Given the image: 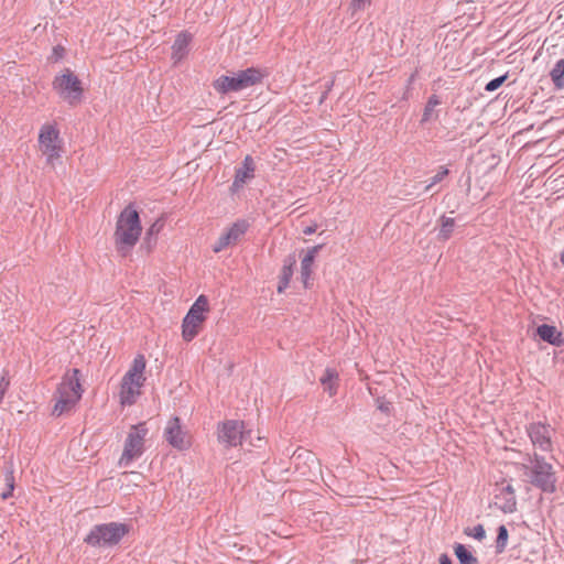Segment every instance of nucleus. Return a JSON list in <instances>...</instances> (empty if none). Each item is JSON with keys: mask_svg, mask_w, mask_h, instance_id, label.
Here are the masks:
<instances>
[{"mask_svg": "<svg viewBox=\"0 0 564 564\" xmlns=\"http://www.w3.org/2000/svg\"><path fill=\"white\" fill-rule=\"evenodd\" d=\"M39 143L47 163L54 165V162L61 158L62 151L58 130L52 124H44L40 130Z\"/></svg>", "mask_w": 564, "mask_h": 564, "instance_id": "nucleus-9", "label": "nucleus"}, {"mask_svg": "<svg viewBox=\"0 0 564 564\" xmlns=\"http://www.w3.org/2000/svg\"><path fill=\"white\" fill-rule=\"evenodd\" d=\"M145 358L143 355H138L130 366L127 373L123 376L122 381H128L143 386L145 382L144 370H145Z\"/></svg>", "mask_w": 564, "mask_h": 564, "instance_id": "nucleus-16", "label": "nucleus"}, {"mask_svg": "<svg viewBox=\"0 0 564 564\" xmlns=\"http://www.w3.org/2000/svg\"><path fill=\"white\" fill-rule=\"evenodd\" d=\"M251 434L252 432L246 430L242 421L229 420L218 427V441L227 446L243 445L249 442L251 446L260 447L252 443Z\"/></svg>", "mask_w": 564, "mask_h": 564, "instance_id": "nucleus-7", "label": "nucleus"}, {"mask_svg": "<svg viewBox=\"0 0 564 564\" xmlns=\"http://www.w3.org/2000/svg\"><path fill=\"white\" fill-rule=\"evenodd\" d=\"M148 434V429L144 423L133 425L124 442V448L119 459V465L127 467L134 459L143 454L144 437Z\"/></svg>", "mask_w": 564, "mask_h": 564, "instance_id": "nucleus-8", "label": "nucleus"}, {"mask_svg": "<svg viewBox=\"0 0 564 564\" xmlns=\"http://www.w3.org/2000/svg\"><path fill=\"white\" fill-rule=\"evenodd\" d=\"M528 434L534 446L543 452L552 449L551 427L542 423H532L528 426Z\"/></svg>", "mask_w": 564, "mask_h": 564, "instance_id": "nucleus-14", "label": "nucleus"}, {"mask_svg": "<svg viewBox=\"0 0 564 564\" xmlns=\"http://www.w3.org/2000/svg\"><path fill=\"white\" fill-rule=\"evenodd\" d=\"M464 532L466 535L473 536L478 541H482L486 538V531L482 524H477L474 528H467Z\"/></svg>", "mask_w": 564, "mask_h": 564, "instance_id": "nucleus-33", "label": "nucleus"}, {"mask_svg": "<svg viewBox=\"0 0 564 564\" xmlns=\"http://www.w3.org/2000/svg\"><path fill=\"white\" fill-rule=\"evenodd\" d=\"M495 505L503 513H512L517 509V499L514 488L508 484L497 489L495 494Z\"/></svg>", "mask_w": 564, "mask_h": 564, "instance_id": "nucleus-15", "label": "nucleus"}, {"mask_svg": "<svg viewBox=\"0 0 564 564\" xmlns=\"http://www.w3.org/2000/svg\"><path fill=\"white\" fill-rule=\"evenodd\" d=\"M249 224L246 220H237L220 235L213 246V251L218 253L228 247L235 246L247 232Z\"/></svg>", "mask_w": 564, "mask_h": 564, "instance_id": "nucleus-10", "label": "nucleus"}, {"mask_svg": "<svg viewBox=\"0 0 564 564\" xmlns=\"http://www.w3.org/2000/svg\"><path fill=\"white\" fill-rule=\"evenodd\" d=\"M143 386L122 381L120 387V403L122 405H132L135 403L137 398L141 394V388Z\"/></svg>", "mask_w": 564, "mask_h": 564, "instance_id": "nucleus-20", "label": "nucleus"}, {"mask_svg": "<svg viewBox=\"0 0 564 564\" xmlns=\"http://www.w3.org/2000/svg\"><path fill=\"white\" fill-rule=\"evenodd\" d=\"M295 263H296V261H295V258H293V257L289 259V262L285 261V263L282 268V272H281V276H280V281H279V285H278L279 293H282L288 288L290 280L293 275V267Z\"/></svg>", "mask_w": 564, "mask_h": 564, "instance_id": "nucleus-24", "label": "nucleus"}, {"mask_svg": "<svg viewBox=\"0 0 564 564\" xmlns=\"http://www.w3.org/2000/svg\"><path fill=\"white\" fill-rule=\"evenodd\" d=\"M57 395L66 400L77 401L82 397V386L79 382V370L73 369L72 372L67 373L57 389Z\"/></svg>", "mask_w": 564, "mask_h": 564, "instance_id": "nucleus-13", "label": "nucleus"}, {"mask_svg": "<svg viewBox=\"0 0 564 564\" xmlns=\"http://www.w3.org/2000/svg\"><path fill=\"white\" fill-rule=\"evenodd\" d=\"M550 77L557 89L564 87V59H558L550 72Z\"/></svg>", "mask_w": 564, "mask_h": 564, "instance_id": "nucleus-26", "label": "nucleus"}, {"mask_svg": "<svg viewBox=\"0 0 564 564\" xmlns=\"http://www.w3.org/2000/svg\"><path fill=\"white\" fill-rule=\"evenodd\" d=\"M166 442L180 451L186 449L191 446V441L187 433L181 426V420L174 416L167 421L164 430Z\"/></svg>", "mask_w": 564, "mask_h": 564, "instance_id": "nucleus-11", "label": "nucleus"}, {"mask_svg": "<svg viewBox=\"0 0 564 564\" xmlns=\"http://www.w3.org/2000/svg\"><path fill=\"white\" fill-rule=\"evenodd\" d=\"M8 388H9V381L4 377H2L0 379V403L2 402Z\"/></svg>", "mask_w": 564, "mask_h": 564, "instance_id": "nucleus-35", "label": "nucleus"}, {"mask_svg": "<svg viewBox=\"0 0 564 564\" xmlns=\"http://www.w3.org/2000/svg\"><path fill=\"white\" fill-rule=\"evenodd\" d=\"M129 532L124 523L109 522L91 528L84 542L94 547H109L117 545Z\"/></svg>", "mask_w": 564, "mask_h": 564, "instance_id": "nucleus-3", "label": "nucleus"}, {"mask_svg": "<svg viewBox=\"0 0 564 564\" xmlns=\"http://www.w3.org/2000/svg\"><path fill=\"white\" fill-rule=\"evenodd\" d=\"M507 78H508V75L505 74L502 76L491 79L485 86V90L490 91V93L497 90L506 82Z\"/></svg>", "mask_w": 564, "mask_h": 564, "instance_id": "nucleus-34", "label": "nucleus"}, {"mask_svg": "<svg viewBox=\"0 0 564 564\" xmlns=\"http://www.w3.org/2000/svg\"><path fill=\"white\" fill-rule=\"evenodd\" d=\"M208 311V299L205 295H199L183 319L182 336L184 340L191 341L198 335Z\"/></svg>", "mask_w": 564, "mask_h": 564, "instance_id": "nucleus-5", "label": "nucleus"}, {"mask_svg": "<svg viewBox=\"0 0 564 564\" xmlns=\"http://www.w3.org/2000/svg\"><path fill=\"white\" fill-rule=\"evenodd\" d=\"M4 482L7 486V490L1 494V498L7 500L12 496V491L14 489V476H13V467L12 464L6 466L4 471Z\"/></svg>", "mask_w": 564, "mask_h": 564, "instance_id": "nucleus-28", "label": "nucleus"}, {"mask_svg": "<svg viewBox=\"0 0 564 564\" xmlns=\"http://www.w3.org/2000/svg\"><path fill=\"white\" fill-rule=\"evenodd\" d=\"M530 463L531 466H525L530 482L545 492H554L556 478L553 466L538 454L530 458Z\"/></svg>", "mask_w": 564, "mask_h": 564, "instance_id": "nucleus-4", "label": "nucleus"}, {"mask_svg": "<svg viewBox=\"0 0 564 564\" xmlns=\"http://www.w3.org/2000/svg\"><path fill=\"white\" fill-rule=\"evenodd\" d=\"M142 232L138 210L132 204L123 208L117 219L113 234L116 250L120 257L130 254Z\"/></svg>", "mask_w": 564, "mask_h": 564, "instance_id": "nucleus-1", "label": "nucleus"}, {"mask_svg": "<svg viewBox=\"0 0 564 564\" xmlns=\"http://www.w3.org/2000/svg\"><path fill=\"white\" fill-rule=\"evenodd\" d=\"M440 104H441V100H440L438 96H436V95L430 96V98L424 107L423 116L421 119L422 123L430 121L435 107L438 106Z\"/></svg>", "mask_w": 564, "mask_h": 564, "instance_id": "nucleus-29", "label": "nucleus"}, {"mask_svg": "<svg viewBox=\"0 0 564 564\" xmlns=\"http://www.w3.org/2000/svg\"><path fill=\"white\" fill-rule=\"evenodd\" d=\"M454 553L459 564H478V558L464 544L456 543Z\"/></svg>", "mask_w": 564, "mask_h": 564, "instance_id": "nucleus-25", "label": "nucleus"}, {"mask_svg": "<svg viewBox=\"0 0 564 564\" xmlns=\"http://www.w3.org/2000/svg\"><path fill=\"white\" fill-rule=\"evenodd\" d=\"M536 334L543 341L551 345L561 346L563 344L562 333L555 326L542 324L538 326Z\"/></svg>", "mask_w": 564, "mask_h": 564, "instance_id": "nucleus-21", "label": "nucleus"}, {"mask_svg": "<svg viewBox=\"0 0 564 564\" xmlns=\"http://www.w3.org/2000/svg\"><path fill=\"white\" fill-rule=\"evenodd\" d=\"M449 174V170L445 166H441L437 173L431 177L427 185L424 187L425 192H429L435 186L437 183H441L447 175Z\"/></svg>", "mask_w": 564, "mask_h": 564, "instance_id": "nucleus-31", "label": "nucleus"}, {"mask_svg": "<svg viewBox=\"0 0 564 564\" xmlns=\"http://www.w3.org/2000/svg\"><path fill=\"white\" fill-rule=\"evenodd\" d=\"M163 225H164L163 221L159 219V220L154 221L150 226V228L147 230L145 237H144V243L147 245L148 251H150L151 248L156 243L155 236L162 230Z\"/></svg>", "mask_w": 564, "mask_h": 564, "instance_id": "nucleus-27", "label": "nucleus"}, {"mask_svg": "<svg viewBox=\"0 0 564 564\" xmlns=\"http://www.w3.org/2000/svg\"><path fill=\"white\" fill-rule=\"evenodd\" d=\"M254 170H256V166H254L253 159L250 155H247L242 162V166H240L236 170V175H235L232 186L236 188H239L245 183H247L249 180L253 178Z\"/></svg>", "mask_w": 564, "mask_h": 564, "instance_id": "nucleus-17", "label": "nucleus"}, {"mask_svg": "<svg viewBox=\"0 0 564 564\" xmlns=\"http://www.w3.org/2000/svg\"><path fill=\"white\" fill-rule=\"evenodd\" d=\"M75 404L76 402H74L73 400H66L64 398H61V395H57V401L53 409V414L61 415L64 412L70 410Z\"/></svg>", "mask_w": 564, "mask_h": 564, "instance_id": "nucleus-30", "label": "nucleus"}, {"mask_svg": "<svg viewBox=\"0 0 564 564\" xmlns=\"http://www.w3.org/2000/svg\"><path fill=\"white\" fill-rule=\"evenodd\" d=\"M440 564H452V560L448 557L447 554H442L440 556Z\"/></svg>", "mask_w": 564, "mask_h": 564, "instance_id": "nucleus-37", "label": "nucleus"}, {"mask_svg": "<svg viewBox=\"0 0 564 564\" xmlns=\"http://www.w3.org/2000/svg\"><path fill=\"white\" fill-rule=\"evenodd\" d=\"M508 542V530L505 525L498 528V534L496 540V549L498 553L505 551Z\"/></svg>", "mask_w": 564, "mask_h": 564, "instance_id": "nucleus-32", "label": "nucleus"}, {"mask_svg": "<svg viewBox=\"0 0 564 564\" xmlns=\"http://www.w3.org/2000/svg\"><path fill=\"white\" fill-rule=\"evenodd\" d=\"M322 247V245H317L308 249L301 261V279L305 288H308L310 285L312 265Z\"/></svg>", "mask_w": 564, "mask_h": 564, "instance_id": "nucleus-18", "label": "nucleus"}, {"mask_svg": "<svg viewBox=\"0 0 564 564\" xmlns=\"http://www.w3.org/2000/svg\"><path fill=\"white\" fill-rule=\"evenodd\" d=\"M319 382L330 397L335 395L338 388V372L333 368H326Z\"/></svg>", "mask_w": 564, "mask_h": 564, "instance_id": "nucleus-23", "label": "nucleus"}, {"mask_svg": "<svg viewBox=\"0 0 564 564\" xmlns=\"http://www.w3.org/2000/svg\"><path fill=\"white\" fill-rule=\"evenodd\" d=\"M192 36L188 33H180L172 46V59L174 64L181 62L188 53V45Z\"/></svg>", "mask_w": 564, "mask_h": 564, "instance_id": "nucleus-19", "label": "nucleus"}, {"mask_svg": "<svg viewBox=\"0 0 564 564\" xmlns=\"http://www.w3.org/2000/svg\"><path fill=\"white\" fill-rule=\"evenodd\" d=\"M315 230H316V227L308 226V227H306V228L303 230V232H304L305 235H312V234H314V232H315Z\"/></svg>", "mask_w": 564, "mask_h": 564, "instance_id": "nucleus-38", "label": "nucleus"}, {"mask_svg": "<svg viewBox=\"0 0 564 564\" xmlns=\"http://www.w3.org/2000/svg\"><path fill=\"white\" fill-rule=\"evenodd\" d=\"M437 225L438 231L436 239L441 242L447 241L454 234V229L456 227L455 219L443 215L437 219Z\"/></svg>", "mask_w": 564, "mask_h": 564, "instance_id": "nucleus-22", "label": "nucleus"}, {"mask_svg": "<svg viewBox=\"0 0 564 564\" xmlns=\"http://www.w3.org/2000/svg\"><path fill=\"white\" fill-rule=\"evenodd\" d=\"M52 85L53 89L68 105L74 106L80 102L84 91L82 83L69 68H66L63 74L55 76Z\"/></svg>", "mask_w": 564, "mask_h": 564, "instance_id": "nucleus-6", "label": "nucleus"}, {"mask_svg": "<svg viewBox=\"0 0 564 564\" xmlns=\"http://www.w3.org/2000/svg\"><path fill=\"white\" fill-rule=\"evenodd\" d=\"M371 0H352L351 6L354 10H361L366 6L370 4Z\"/></svg>", "mask_w": 564, "mask_h": 564, "instance_id": "nucleus-36", "label": "nucleus"}, {"mask_svg": "<svg viewBox=\"0 0 564 564\" xmlns=\"http://www.w3.org/2000/svg\"><path fill=\"white\" fill-rule=\"evenodd\" d=\"M265 75V72L260 68L249 67L243 70H238L231 76L223 75L218 77L213 86L219 94L237 93L260 84Z\"/></svg>", "mask_w": 564, "mask_h": 564, "instance_id": "nucleus-2", "label": "nucleus"}, {"mask_svg": "<svg viewBox=\"0 0 564 564\" xmlns=\"http://www.w3.org/2000/svg\"><path fill=\"white\" fill-rule=\"evenodd\" d=\"M295 469L305 477L315 476L319 471V463L315 454L306 449H297L292 456Z\"/></svg>", "mask_w": 564, "mask_h": 564, "instance_id": "nucleus-12", "label": "nucleus"}, {"mask_svg": "<svg viewBox=\"0 0 564 564\" xmlns=\"http://www.w3.org/2000/svg\"><path fill=\"white\" fill-rule=\"evenodd\" d=\"M562 264L564 265V249H563V252L561 253V258H560Z\"/></svg>", "mask_w": 564, "mask_h": 564, "instance_id": "nucleus-39", "label": "nucleus"}]
</instances>
